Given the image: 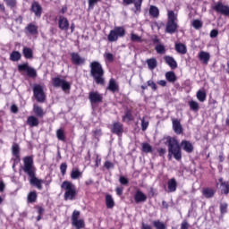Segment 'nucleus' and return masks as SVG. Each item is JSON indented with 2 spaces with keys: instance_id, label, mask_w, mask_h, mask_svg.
I'll return each instance as SVG.
<instances>
[{
  "instance_id": "35",
  "label": "nucleus",
  "mask_w": 229,
  "mask_h": 229,
  "mask_svg": "<svg viewBox=\"0 0 229 229\" xmlns=\"http://www.w3.org/2000/svg\"><path fill=\"white\" fill-rule=\"evenodd\" d=\"M147 65L150 71H153V69H156L157 63L156 58H150L147 60Z\"/></svg>"
},
{
  "instance_id": "2",
  "label": "nucleus",
  "mask_w": 229,
  "mask_h": 229,
  "mask_svg": "<svg viewBox=\"0 0 229 229\" xmlns=\"http://www.w3.org/2000/svg\"><path fill=\"white\" fill-rule=\"evenodd\" d=\"M22 171L29 176L30 185L36 187L38 191H42V183H44V180L37 177V167H35L33 157L27 156L23 157Z\"/></svg>"
},
{
  "instance_id": "6",
  "label": "nucleus",
  "mask_w": 229,
  "mask_h": 229,
  "mask_svg": "<svg viewBox=\"0 0 229 229\" xmlns=\"http://www.w3.org/2000/svg\"><path fill=\"white\" fill-rule=\"evenodd\" d=\"M125 35L126 30H124V27H114L107 35V40L108 42H117L119 38H124Z\"/></svg>"
},
{
  "instance_id": "14",
  "label": "nucleus",
  "mask_w": 229,
  "mask_h": 229,
  "mask_svg": "<svg viewBox=\"0 0 229 229\" xmlns=\"http://www.w3.org/2000/svg\"><path fill=\"white\" fill-rule=\"evenodd\" d=\"M71 60L73 65H85V62H87V59H85V57H81L78 53H72Z\"/></svg>"
},
{
  "instance_id": "22",
  "label": "nucleus",
  "mask_w": 229,
  "mask_h": 229,
  "mask_svg": "<svg viewBox=\"0 0 229 229\" xmlns=\"http://www.w3.org/2000/svg\"><path fill=\"white\" fill-rule=\"evenodd\" d=\"M202 195L204 198H207V199H210V198H214V196H216V190L213 188H204L202 190Z\"/></svg>"
},
{
  "instance_id": "41",
  "label": "nucleus",
  "mask_w": 229,
  "mask_h": 229,
  "mask_svg": "<svg viewBox=\"0 0 229 229\" xmlns=\"http://www.w3.org/2000/svg\"><path fill=\"white\" fill-rule=\"evenodd\" d=\"M191 26L195 30H201V28H203V22L199 20H194L191 23Z\"/></svg>"
},
{
  "instance_id": "59",
  "label": "nucleus",
  "mask_w": 229,
  "mask_h": 229,
  "mask_svg": "<svg viewBox=\"0 0 229 229\" xmlns=\"http://www.w3.org/2000/svg\"><path fill=\"white\" fill-rule=\"evenodd\" d=\"M11 112H12L13 114H17V112H19V107H17L15 105H13V106H11Z\"/></svg>"
},
{
  "instance_id": "8",
  "label": "nucleus",
  "mask_w": 229,
  "mask_h": 229,
  "mask_svg": "<svg viewBox=\"0 0 229 229\" xmlns=\"http://www.w3.org/2000/svg\"><path fill=\"white\" fill-rule=\"evenodd\" d=\"M80 211L74 210L72 215V225L76 229L85 228V221L83 219H80Z\"/></svg>"
},
{
  "instance_id": "12",
  "label": "nucleus",
  "mask_w": 229,
  "mask_h": 229,
  "mask_svg": "<svg viewBox=\"0 0 229 229\" xmlns=\"http://www.w3.org/2000/svg\"><path fill=\"white\" fill-rule=\"evenodd\" d=\"M212 10L216 12V13H221V15L229 16V6L223 4L222 2H217L212 5Z\"/></svg>"
},
{
  "instance_id": "51",
  "label": "nucleus",
  "mask_w": 229,
  "mask_h": 229,
  "mask_svg": "<svg viewBox=\"0 0 229 229\" xmlns=\"http://www.w3.org/2000/svg\"><path fill=\"white\" fill-rule=\"evenodd\" d=\"M60 171L63 176H65V173H67V163H62L60 165Z\"/></svg>"
},
{
  "instance_id": "9",
  "label": "nucleus",
  "mask_w": 229,
  "mask_h": 229,
  "mask_svg": "<svg viewBox=\"0 0 229 229\" xmlns=\"http://www.w3.org/2000/svg\"><path fill=\"white\" fill-rule=\"evenodd\" d=\"M18 71L19 72H22L25 71L29 78H37V70H35V68L33 67H30V64H28V63L23 64H19Z\"/></svg>"
},
{
  "instance_id": "49",
  "label": "nucleus",
  "mask_w": 229,
  "mask_h": 229,
  "mask_svg": "<svg viewBox=\"0 0 229 229\" xmlns=\"http://www.w3.org/2000/svg\"><path fill=\"white\" fill-rule=\"evenodd\" d=\"M62 90H71V84L67 82L65 80L61 84Z\"/></svg>"
},
{
  "instance_id": "47",
  "label": "nucleus",
  "mask_w": 229,
  "mask_h": 229,
  "mask_svg": "<svg viewBox=\"0 0 229 229\" xmlns=\"http://www.w3.org/2000/svg\"><path fill=\"white\" fill-rule=\"evenodd\" d=\"M228 212V204L227 203H221L220 204V213L221 215H225Z\"/></svg>"
},
{
  "instance_id": "19",
  "label": "nucleus",
  "mask_w": 229,
  "mask_h": 229,
  "mask_svg": "<svg viewBox=\"0 0 229 229\" xmlns=\"http://www.w3.org/2000/svg\"><path fill=\"white\" fill-rule=\"evenodd\" d=\"M111 131H112V133H114L115 135H123V132L124 131L123 123H121L119 122L114 123Z\"/></svg>"
},
{
  "instance_id": "39",
  "label": "nucleus",
  "mask_w": 229,
  "mask_h": 229,
  "mask_svg": "<svg viewBox=\"0 0 229 229\" xmlns=\"http://www.w3.org/2000/svg\"><path fill=\"white\" fill-rule=\"evenodd\" d=\"M29 203H35L37 201V191H30L27 197Z\"/></svg>"
},
{
  "instance_id": "54",
  "label": "nucleus",
  "mask_w": 229,
  "mask_h": 229,
  "mask_svg": "<svg viewBox=\"0 0 229 229\" xmlns=\"http://www.w3.org/2000/svg\"><path fill=\"white\" fill-rule=\"evenodd\" d=\"M104 56L106 58V60H107L109 62H114V55L106 52V53H105Z\"/></svg>"
},
{
  "instance_id": "20",
  "label": "nucleus",
  "mask_w": 229,
  "mask_h": 229,
  "mask_svg": "<svg viewBox=\"0 0 229 229\" xmlns=\"http://www.w3.org/2000/svg\"><path fill=\"white\" fill-rule=\"evenodd\" d=\"M148 199V196L140 191H137L134 195L135 203H144Z\"/></svg>"
},
{
  "instance_id": "42",
  "label": "nucleus",
  "mask_w": 229,
  "mask_h": 229,
  "mask_svg": "<svg viewBox=\"0 0 229 229\" xmlns=\"http://www.w3.org/2000/svg\"><path fill=\"white\" fill-rule=\"evenodd\" d=\"M157 55H165V47L164 45H157L155 47Z\"/></svg>"
},
{
  "instance_id": "46",
  "label": "nucleus",
  "mask_w": 229,
  "mask_h": 229,
  "mask_svg": "<svg viewBox=\"0 0 229 229\" xmlns=\"http://www.w3.org/2000/svg\"><path fill=\"white\" fill-rule=\"evenodd\" d=\"M123 121H133L131 111L128 110L125 112L124 115L123 116Z\"/></svg>"
},
{
  "instance_id": "58",
  "label": "nucleus",
  "mask_w": 229,
  "mask_h": 229,
  "mask_svg": "<svg viewBox=\"0 0 229 229\" xmlns=\"http://www.w3.org/2000/svg\"><path fill=\"white\" fill-rule=\"evenodd\" d=\"M104 167H106L107 169H114V165L110 161H106L104 164Z\"/></svg>"
},
{
  "instance_id": "48",
  "label": "nucleus",
  "mask_w": 229,
  "mask_h": 229,
  "mask_svg": "<svg viewBox=\"0 0 229 229\" xmlns=\"http://www.w3.org/2000/svg\"><path fill=\"white\" fill-rule=\"evenodd\" d=\"M148 126H149V122L146 121V119L143 117L141 119V130H142V131H146L148 130Z\"/></svg>"
},
{
  "instance_id": "13",
  "label": "nucleus",
  "mask_w": 229,
  "mask_h": 229,
  "mask_svg": "<svg viewBox=\"0 0 229 229\" xmlns=\"http://www.w3.org/2000/svg\"><path fill=\"white\" fill-rule=\"evenodd\" d=\"M89 99L91 105H97V103H103V95L98 91H91L89 94Z\"/></svg>"
},
{
  "instance_id": "4",
  "label": "nucleus",
  "mask_w": 229,
  "mask_h": 229,
  "mask_svg": "<svg viewBox=\"0 0 229 229\" xmlns=\"http://www.w3.org/2000/svg\"><path fill=\"white\" fill-rule=\"evenodd\" d=\"M178 15L174 13V11H168V21L165 26V33L173 35L178 31Z\"/></svg>"
},
{
  "instance_id": "17",
  "label": "nucleus",
  "mask_w": 229,
  "mask_h": 229,
  "mask_svg": "<svg viewBox=\"0 0 229 229\" xmlns=\"http://www.w3.org/2000/svg\"><path fill=\"white\" fill-rule=\"evenodd\" d=\"M58 26L59 30H62V31H67L69 30V20L64 16H59Z\"/></svg>"
},
{
  "instance_id": "45",
  "label": "nucleus",
  "mask_w": 229,
  "mask_h": 229,
  "mask_svg": "<svg viewBox=\"0 0 229 229\" xmlns=\"http://www.w3.org/2000/svg\"><path fill=\"white\" fill-rule=\"evenodd\" d=\"M142 151L143 153H151L153 148L148 143H142Z\"/></svg>"
},
{
  "instance_id": "38",
  "label": "nucleus",
  "mask_w": 229,
  "mask_h": 229,
  "mask_svg": "<svg viewBox=\"0 0 229 229\" xmlns=\"http://www.w3.org/2000/svg\"><path fill=\"white\" fill-rule=\"evenodd\" d=\"M197 99L200 101V103H204L207 100V93L203 90H199L197 92Z\"/></svg>"
},
{
  "instance_id": "21",
  "label": "nucleus",
  "mask_w": 229,
  "mask_h": 229,
  "mask_svg": "<svg viewBox=\"0 0 229 229\" xmlns=\"http://www.w3.org/2000/svg\"><path fill=\"white\" fill-rule=\"evenodd\" d=\"M164 60L165 64L169 65V67H171V69H176V67H178V63H176V60H174V57L171 55H165L164 57Z\"/></svg>"
},
{
  "instance_id": "50",
  "label": "nucleus",
  "mask_w": 229,
  "mask_h": 229,
  "mask_svg": "<svg viewBox=\"0 0 229 229\" xmlns=\"http://www.w3.org/2000/svg\"><path fill=\"white\" fill-rule=\"evenodd\" d=\"M147 85L148 87H150L154 92L157 91V89H158L157 83H155V81L151 80L147 81Z\"/></svg>"
},
{
  "instance_id": "16",
  "label": "nucleus",
  "mask_w": 229,
  "mask_h": 229,
  "mask_svg": "<svg viewBox=\"0 0 229 229\" xmlns=\"http://www.w3.org/2000/svg\"><path fill=\"white\" fill-rule=\"evenodd\" d=\"M31 12L36 15V17H42V5L38 2H33L30 7Z\"/></svg>"
},
{
  "instance_id": "1",
  "label": "nucleus",
  "mask_w": 229,
  "mask_h": 229,
  "mask_svg": "<svg viewBox=\"0 0 229 229\" xmlns=\"http://www.w3.org/2000/svg\"><path fill=\"white\" fill-rule=\"evenodd\" d=\"M165 144L168 147L169 160L174 157L175 160L180 162L182 160V149L186 153H192L194 151V145L187 140H182L180 144L176 138L168 136Z\"/></svg>"
},
{
  "instance_id": "31",
  "label": "nucleus",
  "mask_w": 229,
  "mask_h": 229,
  "mask_svg": "<svg viewBox=\"0 0 229 229\" xmlns=\"http://www.w3.org/2000/svg\"><path fill=\"white\" fill-rule=\"evenodd\" d=\"M33 112L37 117H44V109H42V107L38 106L37 104L33 106Z\"/></svg>"
},
{
  "instance_id": "61",
  "label": "nucleus",
  "mask_w": 229,
  "mask_h": 229,
  "mask_svg": "<svg viewBox=\"0 0 229 229\" xmlns=\"http://www.w3.org/2000/svg\"><path fill=\"white\" fill-rule=\"evenodd\" d=\"M157 85H160L161 87H166L167 81H165V80L158 81Z\"/></svg>"
},
{
  "instance_id": "55",
  "label": "nucleus",
  "mask_w": 229,
  "mask_h": 229,
  "mask_svg": "<svg viewBox=\"0 0 229 229\" xmlns=\"http://www.w3.org/2000/svg\"><path fill=\"white\" fill-rule=\"evenodd\" d=\"M219 35V31L217 30H212L209 33L210 38H216Z\"/></svg>"
},
{
  "instance_id": "40",
  "label": "nucleus",
  "mask_w": 229,
  "mask_h": 229,
  "mask_svg": "<svg viewBox=\"0 0 229 229\" xmlns=\"http://www.w3.org/2000/svg\"><path fill=\"white\" fill-rule=\"evenodd\" d=\"M191 110H193V112H198L199 110V104L198 102L191 100L189 102Z\"/></svg>"
},
{
  "instance_id": "25",
  "label": "nucleus",
  "mask_w": 229,
  "mask_h": 229,
  "mask_svg": "<svg viewBox=\"0 0 229 229\" xmlns=\"http://www.w3.org/2000/svg\"><path fill=\"white\" fill-rule=\"evenodd\" d=\"M199 60L202 62V64H208V60H210V54H208V52L205 51H201L199 54Z\"/></svg>"
},
{
  "instance_id": "23",
  "label": "nucleus",
  "mask_w": 229,
  "mask_h": 229,
  "mask_svg": "<svg viewBox=\"0 0 229 229\" xmlns=\"http://www.w3.org/2000/svg\"><path fill=\"white\" fill-rule=\"evenodd\" d=\"M27 124H29L30 128H35V126H38L39 124L38 118L33 115L29 116L27 119Z\"/></svg>"
},
{
  "instance_id": "32",
  "label": "nucleus",
  "mask_w": 229,
  "mask_h": 229,
  "mask_svg": "<svg viewBox=\"0 0 229 229\" xmlns=\"http://www.w3.org/2000/svg\"><path fill=\"white\" fill-rule=\"evenodd\" d=\"M165 76V79L169 81V83H174L177 80L174 72H167Z\"/></svg>"
},
{
  "instance_id": "28",
  "label": "nucleus",
  "mask_w": 229,
  "mask_h": 229,
  "mask_svg": "<svg viewBox=\"0 0 229 229\" xmlns=\"http://www.w3.org/2000/svg\"><path fill=\"white\" fill-rule=\"evenodd\" d=\"M22 55L27 58V60H31V58H33V50L28 47H24Z\"/></svg>"
},
{
  "instance_id": "37",
  "label": "nucleus",
  "mask_w": 229,
  "mask_h": 229,
  "mask_svg": "<svg viewBox=\"0 0 229 229\" xmlns=\"http://www.w3.org/2000/svg\"><path fill=\"white\" fill-rule=\"evenodd\" d=\"M56 137L58 140H61L62 142H65V131L64 129H58L56 131Z\"/></svg>"
},
{
  "instance_id": "3",
  "label": "nucleus",
  "mask_w": 229,
  "mask_h": 229,
  "mask_svg": "<svg viewBox=\"0 0 229 229\" xmlns=\"http://www.w3.org/2000/svg\"><path fill=\"white\" fill-rule=\"evenodd\" d=\"M90 74L97 85H105V70L100 62L93 61L89 64Z\"/></svg>"
},
{
  "instance_id": "62",
  "label": "nucleus",
  "mask_w": 229,
  "mask_h": 229,
  "mask_svg": "<svg viewBox=\"0 0 229 229\" xmlns=\"http://www.w3.org/2000/svg\"><path fill=\"white\" fill-rule=\"evenodd\" d=\"M189 228V223L187 221H184L181 225V229H188Z\"/></svg>"
},
{
  "instance_id": "57",
  "label": "nucleus",
  "mask_w": 229,
  "mask_h": 229,
  "mask_svg": "<svg viewBox=\"0 0 229 229\" xmlns=\"http://www.w3.org/2000/svg\"><path fill=\"white\" fill-rule=\"evenodd\" d=\"M119 182L122 185H128V183H129L128 179L124 176H121L119 179Z\"/></svg>"
},
{
  "instance_id": "15",
  "label": "nucleus",
  "mask_w": 229,
  "mask_h": 229,
  "mask_svg": "<svg viewBox=\"0 0 229 229\" xmlns=\"http://www.w3.org/2000/svg\"><path fill=\"white\" fill-rule=\"evenodd\" d=\"M173 130L176 135H182L183 133V127L180 123V120L174 118L172 119Z\"/></svg>"
},
{
  "instance_id": "33",
  "label": "nucleus",
  "mask_w": 229,
  "mask_h": 229,
  "mask_svg": "<svg viewBox=\"0 0 229 229\" xmlns=\"http://www.w3.org/2000/svg\"><path fill=\"white\" fill-rule=\"evenodd\" d=\"M21 55L20 54L19 51H13L10 55V61L11 62H19L21 58Z\"/></svg>"
},
{
  "instance_id": "18",
  "label": "nucleus",
  "mask_w": 229,
  "mask_h": 229,
  "mask_svg": "<svg viewBox=\"0 0 229 229\" xmlns=\"http://www.w3.org/2000/svg\"><path fill=\"white\" fill-rule=\"evenodd\" d=\"M176 189H178V182L175 178H171L167 182V190L166 192H176Z\"/></svg>"
},
{
  "instance_id": "60",
  "label": "nucleus",
  "mask_w": 229,
  "mask_h": 229,
  "mask_svg": "<svg viewBox=\"0 0 229 229\" xmlns=\"http://www.w3.org/2000/svg\"><path fill=\"white\" fill-rule=\"evenodd\" d=\"M123 187H117L116 188V194L118 196H123Z\"/></svg>"
},
{
  "instance_id": "44",
  "label": "nucleus",
  "mask_w": 229,
  "mask_h": 229,
  "mask_svg": "<svg viewBox=\"0 0 229 229\" xmlns=\"http://www.w3.org/2000/svg\"><path fill=\"white\" fill-rule=\"evenodd\" d=\"M81 176V172H80V170H78V169L73 170L71 173L72 180H78V178H80Z\"/></svg>"
},
{
  "instance_id": "27",
  "label": "nucleus",
  "mask_w": 229,
  "mask_h": 229,
  "mask_svg": "<svg viewBox=\"0 0 229 229\" xmlns=\"http://www.w3.org/2000/svg\"><path fill=\"white\" fill-rule=\"evenodd\" d=\"M106 205L107 208H113L115 207V201H114V198L110 194L106 195Z\"/></svg>"
},
{
  "instance_id": "11",
  "label": "nucleus",
  "mask_w": 229,
  "mask_h": 229,
  "mask_svg": "<svg viewBox=\"0 0 229 229\" xmlns=\"http://www.w3.org/2000/svg\"><path fill=\"white\" fill-rule=\"evenodd\" d=\"M34 98L38 103H44L46 101V93H44V89L40 85H36L33 88Z\"/></svg>"
},
{
  "instance_id": "34",
  "label": "nucleus",
  "mask_w": 229,
  "mask_h": 229,
  "mask_svg": "<svg viewBox=\"0 0 229 229\" xmlns=\"http://www.w3.org/2000/svg\"><path fill=\"white\" fill-rule=\"evenodd\" d=\"M149 15L157 19V17L160 15V11L158 10V7L151 5L149 8Z\"/></svg>"
},
{
  "instance_id": "36",
  "label": "nucleus",
  "mask_w": 229,
  "mask_h": 229,
  "mask_svg": "<svg viewBox=\"0 0 229 229\" xmlns=\"http://www.w3.org/2000/svg\"><path fill=\"white\" fill-rule=\"evenodd\" d=\"M63 79H61L60 77H55L52 79V84L54 87H55L56 89L62 87V83H64Z\"/></svg>"
},
{
  "instance_id": "24",
  "label": "nucleus",
  "mask_w": 229,
  "mask_h": 229,
  "mask_svg": "<svg viewBox=\"0 0 229 229\" xmlns=\"http://www.w3.org/2000/svg\"><path fill=\"white\" fill-rule=\"evenodd\" d=\"M12 152L13 157L17 158V160H21V148L19 147V144L14 143L12 147Z\"/></svg>"
},
{
  "instance_id": "29",
  "label": "nucleus",
  "mask_w": 229,
  "mask_h": 229,
  "mask_svg": "<svg viewBox=\"0 0 229 229\" xmlns=\"http://www.w3.org/2000/svg\"><path fill=\"white\" fill-rule=\"evenodd\" d=\"M26 30L28 31V33H30V35H37L38 33V27H37L35 24L33 23H30L27 27H26Z\"/></svg>"
},
{
  "instance_id": "10",
  "label": "nucleus",
  "mask_w": 229,
  "mask_h": 229,
  "mask_svg": "<svg viewBox=\"0 0 229 229\" xmlns=\"http://www.w3.org/2000/svg\"><path fill=\"white\" fill-rule=\"evenodd\" d=\"M216 187H219L221 194L224 196H228L229 194V181H225L223 177L216 181Z\"/></svg>"
},
{
  "instance_id": "30",
  "label": "nucleus",
  "mask_w": 229,
  "mask_h": 229,
  "mask_svg": "<svg viewBox=\"0 0 229 229\" xmlns=\"http://www.w3.org/2000/svg\"><path fill=\"white\" fill-rule=\"evenodd\" d=\"M175 51L180 53V55H186L187 54V47L182 43L175 44Z\"/></svg>"
},
{
  "instance_id": "63",
  "label": "nucleus",
  "mask_w": 229,
  "mask_h": 229,
  "mask_svg": "<svg viewBox=\"0 0 229 229\" xmlns=\"http://www.w3.org/2000/svg\"><path fill=\"white\" fill-rule=\"evenodd\" d=\"M157 153L159 154V157H164L165 155V148H159Z\"/></svg>"
},
{
  "instance_id": "56",
  "label": "nucleus",
  "mask_w": 229,
  "mask_h": 229,
  "mask_svg": "<svg viewBox=\"0 0 229 229\" xmlns=\"http://www.w3.org/2000/svg\"><path fill=\"white\" fill-rule=\"evenodd\" d=\"M6 2L7 6H11L12 8L15 7L17 4V1L15 0H4Z\"/></svg>"
},
{
  "instance_id": "26",
  "label": "nucleus",
  "mask_w": 229,
  "mask_h": 229,
  "mask_svg": "<svg viewBox=\"0 0 229 229\" xmlns=\"http://www.w3.org/2000/svg\"><path fill=\"white\" fill-rule=\"evenodd\" d=\"M107 90H110V92H115V91L119 90V86L115 82V80H114V79L109 80Z\"/></svg>"
},
{
  "instance_id": "52",
  "label": "nucleus",
  "mask_w": 229,
  "mask_h": 229,
  "mask_svg": "<svg viewBox=\"0 0 229 229\" xmlns=\"http://www.w3.org/2000/svg\"><path fill=\"white\" fill-rule=\"evenodd\" d=\"M99 1L101 0H89V10H93L94 9V4H97L98 3H99Z\"/></svg>"
},
{
  "instance_id": "64",
  "label": "nucleus",
  "mask_w": 229,
  "mask_h": 229,
  "mask_svg": "<svg viewBox=\"0 0 229 229\" xmlns=\"http://www.w3.org/2000/svg\"><path fill=\"white\" fill-rule=\"evenodd\" d=\"M141 229H153V228H151V225L148 224H142Z\"/></svg>"
},
{
  "instance_id": "7",
  "label": "nucleus",
  "mask_w": 229,
  "mask_h": 229,
  "mask_svg": "<svg viewBox=\"0 0 229 229\" xmlns=\"http://www.w3.org/2000/svg\"><path fill=\"white\" fill-rule=\"evenodd\" d=\"M144 0H123V6H130V4H134V7L131 8V11L139 14L142 12V2Z\"/></svg>"
},
{
  "instance_id": "5",
  "label": "nucleus",
  "mask_w": 229,
  "mask_h": 229,
  "mask_svg": "<svg viewBox=\"0 0 229 229\" xmlns=\"http://www.w3.org/2000/svg\"><path fill=\"white\" fill-rule=\"evenodd\" d=\"M61 189L65 191L64 192V200L65 201H72L74 198H76V186L69 181H64L61 184Z\"/></svg>"
},
{
  "instance_id": "43",
  "label": "nucleus",
  "mask_w": 229,
  "mask_h": 229,
  "mask_svg": "<svg viewBox=\"0 0 229 229\" xmlns=\"http://www.w3.org/2000/svg\"><path fill=\"white\" fill-rule=\"evenodd\" d=\"M153 226H154L156 229H165V224L160 222L159 220L154 221V222H153Z\"/></svg>"
},
{
  "instance_id": "53",
  "label": "nucleus",
  "mask_w": 229,
  "mask_h": 229,
  "mask_svg": "<svg viewBox=\"0 0 229 229\" xmlns=\"http://www.w3.org/2000/svg\"><path fill=\"white\" fill-rule=\"evenodd\" d=\"M131 40L132 42H140L141 38H140V37H139V35H137V34H131Z\"/></svg>"
}]
</instances>
